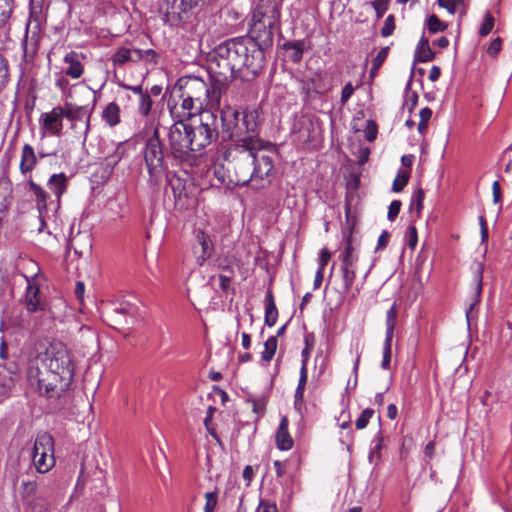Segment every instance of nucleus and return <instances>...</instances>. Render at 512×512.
Segmentation results:
<instances>
[{
	"label": "nucleus",
	"instance_id": "nucleus-62",
	"mask_svg": "<svg viewBox=\"0 0 512 512\" xmlns=\"http://www.w3.org/2000/svg\"><path fill=\"white\" fill-rule=\"evenodd\" d=\"M493 201L499 203L501 201V186L499 181H494L492 184Z\"/></svg>",
	"mask_w": 512,
	"mask_h": 512
},
{
	"label": "nucleus",
	"instance_id": "nucleus-16",
	"mask_svg": "<svg viewBox=\"0 0 512 512\" xmlns=\"http://www.w3.org/2000/svg\"><path fill=\"white\" fill-rule=\"evenodd\" d=\"M339 259L342 267L357 268V262L359 260V250L354 244L351 235L347 236L343 247L340 250Z\"/></svg>",
	"mask_w": 512,
	"mask_h": 512
},
{
	"label": "nucleus",
	"instance_id": "nucleus-22",
	"mask_svg": "<svg viewBox=\"0 0 512 512\" xmlns=\"http://www.w3.org/2000/svg\"><path fill=\"white\" fill-rule=\"evenodd\" d=\"M63 112L66 119L71 122L81 121L87 116L86 129L89 128L90 111L86 106H77L72 103L66 102L63 106Z\"/></svg>",
	"mask_w": 512,
	"mask_h": 512
},
{
	"label": "nucleus",
	"instance_id": "nucleus-24",
	"mask_svg": "<svg viewBox=\"0 0 512 512\" xmlns=\"http://www.w3.org/2000/svg\"><path fill=\"white\" fill-rule=\"evenodd\" d=\"M43 35L39 36H25L23 41V56L26 62H33L37 55Z\"/></svg>",
	"mask_w": 512,
	"mask_h": 512
},
{
	"label": "nucleus",
	"instance_id": "nucleus-31",
	"mask_svg": "<svg viewBox=\"0 0 512 512\" xmlns=\"http://www.w3.org/2000/svg\"><path fill=\"white\" fill-rule=\"evenodd\" d=\"M39 35H43L41 13L32 10L26 24L25 36Z\"/></svg>",
	"mask_w": 512,
	"mask_h": 512
},
{
	"label": "nucleus",
	"instance_id": "nucleus-18",
	"mask_svg": "<svg viewBox=\"0 0 512 512\" xmlns=\"http://www.w3.org/2000/svg\"><path fill=\"white\" fill-rule=\"evenodd\" d=\"M84 56L81 53H77L75 51H71L64 56V63L67 67L64 69V73L66 76H69L73 79H78L83 75L84 67L82 64V60Z\"/></svg>",
	"mask_w": 512,
	"mask_h": 512
},
{
	"label": "nucleus",
	"instance_id": "nucleus-49",
	"mask_svg": "<svg viewBox=\"0 0 512 512\" xmlns=\"http://www.w3.org/2000/svg\"><path fill=\"white\" fill-rule=\"evenodd\" d=\"M125 156L124 143L115 146L113 154L107 156L109 164L116 165Z\"/></svg>",
	"mask_w": 512,
	"mask_h": 512
},
{
	"label": "nucleus",
	"instance_id": "nucleus-26",
	"mask_svg": "<svg viewBox=\"0 0 512 512\" xmlns=\"http://www.w3.org/2000/svg\"><path fill=\"white\" fill-rule=\"evenodd\" d=\"M67 181L68 179L64 173L53 174L48 179L47 186L58 201L67 189Z\"/></svg>",
	"mask_w": 512,
	"mask_h": 512
},
{
	"label": "nucleus",
	"instance_id": "nucleus-51",
	"mask_svg": "<svg viewBox=\"0 0 512 512\" xmlns=\"http://www.w3.org/2000/svg\"><path fill=\"white\" fill-rule=\"evenodd\" d=\"M389 0H374L371 2L375 10L376 17L380 19L388 9Z\"/></svg>",
	"mask_w": 512,
	"mask_h": 512
},
{
	"label": "nucleus",
	"instance_id": "nucleus-48",
	"mask_svg": "<svg viewBox=\"0 0 512 512\" xmlns=\"http://www.w3.org/2000/svg\"><path fill=\"white\" fill-rule=\"evenodd\" d=\"M204 496L206 500L204 512H214L218 502L217 492H206Z\"/></svg>",
	"mask_w": 512,
	"mask_h": 512
},
{
	"label": "nucleus",
	"instance_id": "nucleus-53",
	"mask_svg": "<svg viewBox=\"0 0 512 512\" xmlns=\"http://www.w3.org/2000/svg\"><path fill=\"white\" fill-rule=\"evenodd\" d=\"M402 203L399 200H393L389 207H388V213L387 218L390 221H393L399 214L401 209Z\"/></svg>",
	"mask_w": 512,
	"mask_h": 512
},
{
	"label": "nucleus",
	"instance_id": "nucleus-42",
	"mask_svg": "<svg viewBox=\"0 0 512 512\" xmlns=\"http://www.w3.org/2000/svg\"><path fill=\"white\" fill-rule=\"evenodd\" d=\"M392 357V338L385 337V341L383 344V358L381 362V367L385 370L390 368Z\"/></svg>",
	"mask_w": 512,
	"mask_h": 512
},
{
	"label": "nucleus",
	"instance_id": "nucleus-27",
	"mask_svg": "<svg viewBox=\"0 0 512 512\" xmlns=\"http://www.w3.org/2000/svg\"><path fill=\"white\" fill-rule=\"evenodd\" d=\"M265 316L264 322L267 326L272 327L276 324L278 318V309L276 307L274 296L271 290H268L265 295Z\"/></svg>",
	"mask_w": 512,
	"mask_h": 512
},
{
	"label": "nucleus",
	"instance_id": "nucleus-2",
	"mask_svg": "<svg viewBox=\"0 0 512 512\" xmlns=\"http://www.w3.org/2000/svg\"><path fill=\"white\" fill-rule=\"evenodd\" d=\"M268 47L248 37L228 39L217 45L209 69L228 87L232 79L253 80L264 68V50Z\"/></svg>",
	"mask_w": 512,
	"mask_h": 512
},
{
	"label": "nucleus",
	"instance_id": "nucleus-12",
	"mask_svg": "<svg viewBox=\"0 0 512 512\" xmlns=\"http://www.w3.org/2000/svg\"><path fill=\"white\" fill-rule=\"evenodd\" d=\"M173 94L179 98L181 103L175 101V104L172 106L171 101H169L168 107L172 117L179 118L178 120L184 121V119L190 118L203 108L202 105H200L198 102H195L190 97L182 96V93Z\"/></svg>",
	"mask_w": 512,
	"mask_h": 512
},
{
	"label": "nucleus",
	"instance_id": "nucleus-47",
	"mask_svg": "<svg viewBox=\"0 0 512 512\" xmlns=\"http://www.w3.org/2000/svg\"><path fill=\"white\" fill-rule=\"evenodd\" d=\"M494 23H495L494 17L492 16V14L490 12H487L485 14L483 23L479 29V34L481 36H487L492 31V29L494 27Z\"/></svg>",
	"mask_w": 512,
	"mask_h": 512
},
{
	"label": "nucleus",
	"instance_id": "nucleus-55",
	"mask_svg": "<svg viewBox=\"0 0 512 512\" xmlns=\"http://www.w3.org/2000/svg\"><path fill=\"white\" fill-rule=\"evenodd\" d=\"M330 259H331V253L328 250V248H326V247L322 248L320 250V255H319V260H318V263H319L318 269H321L324 271L325 266L328 264Z\"/></svg>",
	"mask_w": 512,
	"mask_h": 512
},
{
	"label": "nucleus",
	"instance_id": "nucleus-37",
	"mask_svg": "<svg viewBox=\"0 0 512 512\" xmlns=\"http://www.w3.org/2000/svg\"><path fill=\"white\" fill-rule=\"evenodd\" d=\"M277 349L276 337H269L264 343V350L261 353V358L265 362H270Z\"/></svg>",
	"mask_w": 512,
	"mask_h": 512
},
{
	"label": "nucleus",
	"instance_id": "nucleus-57",
	"mask_svg": "<svg viewBox=\"0 0 512 512\" xmlns=\"http://www.w3.org/2000/svg\"><path fill=\"white\" fill-rule=\"evenodd\" d=\"M256 512H278L277 507L274 503H270L266 500H260L259 506L256 509Z\"/></svg>",
	"mask_w": 512,
	"mask_h": 512
},
{
	"label": "nucleus",
	"instance_id": "nucleus-28",
	"mask_svg": "<svg viewBox=\"0 0 512 512\" xmlns=\"http://www.w3.org/2000/svg\"><path fill=\"white\" fill-rule=\"evenodd\" d=\"M18 494L24 505L41 495L35 481H23L18 489Z\"/></svg>",
	"mask_w": 512,
	"mask_h": 512
},
{
	"label": "nucleus",
	"instance_id": "nucleus-5",
	"mask_svg": "<svg viewBox=\"0 0 512 512\" xmlns=\"http://www.w3.org/2000/svg\"><path fill=\"white\" fill-rule=\"evenodd\" d=\"M40 355L36 364L46 365L50 370V381L58 390L66 392L73 379L74 365L67 347L60 342L51 343L44 351L37 352Z\"/></svg>",
	"mask_w": 512,
	"mask_h": 512
},
{
	"label": "nucleus",
	"instance_id": "nucleus-33",
	"mask_svg": "<svg viewBox=\"0 0 512 512\" xmlns=\"http://www.w3.org/2000/svg\"><path fill=\"white\" fill-rule=\"evenodd\" d=\"M26 512H50V501L43 494L25 504Z\"/></svg>",
	"mask_w": 512,
	"mask_h": 512
},
{
	"label": "nucleus",
	"instance_id": "nucleus-4",
	"mask_svg": "<svg viewBox=\"0 0 512 512\" xmlns=\"http://www.w3.org/2000/svg\"><path fill=\"white\" fill-rule=\"evenodd\" d=\"M209 71V83L197 76H184L177 80L173 93H182V96L190 97L203 107L219 106L221 96L226 91L227 86L217 74L212 73L210 69Z\"/></svg>",
	"mask_w": 512,
	"mask_h": 512
},
{
	"label": "nucleus",
	"instance_id": "nucleus-1",
	"mask_svg": "<svg viewBox=\"0 0 512 512\" xmlns=\"http://www.w3.org/2000/svg\"><path fill=\"white\" fill-rule=\"evenodd\" d=\"M220 120L223 136L236 142L227 152L235 184L256 190L268 187L273 178L274 152L262 147L257 137V113L245 111L240 116L236 109L225 106L220 109Z\"/></svg>",
	"mask_w": 512,
	"mask_h": 512
},
{
	"label": "nucleus",
	"instance_id": "nucleus-25",
	"mask_svg": "<svg viewBox=\"0 0 512 512\" xmlns=\"http://www.w3.org/2000/svg\"><path fill=\"white\" fill-rule=\"evenodd\" d=\"M37 164V156L35 154L34 148L25 144L22 148L21 152V160H20V171L22 174H26L31 172Z\"/></svg>",
	"mask_w": 512,
	"mask_h": 512
},
{
	"label": "nucleus",
	"instance_id": "nucleus-6",
	"mask_svg": "<svg viewBox=\"0 0 512 512\" xmlns=\"http://www.w3.org/2000/svg\"><path fill=\"white\" fill-rule=\"evenodd\" d=\"M40 355L36 353L35 356L31 357L27 364L26 379L31 389L37 392L39 395L44 396L48 399H58L65 392L58 390V386L54 387L53 384L49 385L51 381L50 370L47 369L46 365L36 364L39 360Z\"/></svg>",
	"mask_w": 512,
	"mask_h": 512
},
{
	"label": "nucleus",
	"instance_id": "nucleus-39",
	"mask_svg": "<svg viewBox=\"0 0 512 512\" xmlns=\"http://www.w3.org/2000/svg\"><path fill=\"white\" fill-rule=\"evenodd\" d=\"M388 52H389V47L388 46L383 47L378 52V54L373 58L372 66H371V70H370L371 77H374L377 74L378 70L380 69L382 64L385 62V60L387 59Z\"/></svg>",
	"mask_w": 512,
	"mask_h": 512
},
{
	"label": "nucleus",
	"instance_id": "nucleus-45",
	"mask_svg": "<svg viewBox=\"0 0 512 512\" xmlns=\"http://www.w3.org/2000/svg\"><path fill=\"white\" fill-rule=\"evenodd\" d=\"M374 415V410L371 408H366L362 411L360 416L356 419L355 426L357 429L362 430L367 427L370 419Z\"/></svg>",
	"mask_w": 512,
	"mask_h": 512
},
{
	"label": "nucleus",
	"instance_id": "nucleus-50",
	"mask_svg": "<svg viewBox=\"0 0 512 512\" xmlns=\"http://www.w3.org/2000/svg\"><path fill=\"white\" fill-rule=\"evenodd\" d=\"M395 30V18L393 15H388L385 19L384 26L381 29V35L383 37H389Z\"/></svg>",
	"mask_w": 512,
	"mask_h": 512
},
{
	"label": "nucleus",
	"instance_id": "nucleus-21",
	"mask_svg": "<svg viewBox=\"0 0 512 512\" xmlns=\"http://www.w3.org/2000/svg\"><path fill=\"white\" fill-rule=\"evenodd\" d=\"M289 421L282 417L276 432V446L279 450L287 451L293 447V439L288 431Z\"/></svg>",
	"mask_w": 512,
	"mask_h": 512
},
{
	"label": "nucleus",
	"instance_id": "nucleus-8",
	"mask_svg": "<svg viewBox=\"0 0 512 512\" xmlns=\"http://www.w3.org/2000/svg\"><path fill=\"white\" fill-rule=\"evenodd\" d=\"M189 134L192 153L206 148L219 135L216 115L211 111L202 112L200 114V123L189 125Z\"/></svg>",
	"mask_w": 512,
	"mask_h": 512
},
{
	"label": "nucleus",
	"instance_id": "nucleus-61",
	"mask_svg": "<svg viewBox=\"0 0 512 512\" xmlns=\"http://www.w3.org/2000/svg\"><path fill=\"white\" fill-rule=\"evenodd\" d=\"M113 312L115 314H121V315L131 314L133 312V306H131L128 303H126V304L121 303L118 307H115L113 309Z\"/></svg>",
	"mask_w": 512,
	"mask_h": 512
},
{
	"label": "nucleus",
	"instance_id": "nucleus-40",
	"mask_svg": "<svg viewBox=\"0 0 512 512\" xmlns=\"http://www.w3.org/2000/svg\"><path fill=\"white\" fill-rule=\"evenodd\" d=\"M13 0H0V28L4 27L13 11Z\"/></svg>",
	"mask_w": 512,
	"mask_h": 512
},
{
	"label": "nucleus",
	"instance_id": "nucleus-56",
	"mask_svg": "<svg viewBox=\"0 0 512 512\" xmlns=\"http://www.w3.org/2000/svg\"><path fill=\"white\" fill-rule=\"evenodd\" d=\"M141 60H145L146 62L155 64L158 59V54L153 49L148 50H140Z\"/></svg>",
	"mask_w": 512,
	"mask_h": 512
},
{
	"label": "nucleus",
	"instance_id": "nucleus-3",
	"mask_svg": "<svg viewBox=\"0 0 512 512\" xmlns=\"http://www.w3.org/2000/svg\"><path fill=\"white\" fill-rule=\"evenodd\" d=\"M280 0H256L249 23V35L260 45L272 47L274 34L280 29Z\"/></svg>",
	"mask_w": 512,
	"mask_h": 512
},
{
	"label": "nucleus",
	"instance_id": "nucleus-52",
	"mask_svg": "<svg viewBox=\"0 0 512 512\" xmlns=\"http://www.w3.org/2000/svg\"><path fill=\"white\" fill-rule=\"evenodd\" d=\"M440 7L446 9L450 14H455L457 11H461V8L455 0H437Z\"/></svg>",
	"mask_w": 512,
	"mask_h": 512
},
{
	"label": "nucleus",
	"instance_id": "nucleus-34",
	"mask_svg": "<svg viewBox=\"0 0 512 512\" xmlns=\"http://www.w3.org/2000/svg\"><path fill=\"white\" fill-rule=\"evenodd\" d=\"M14 384L11 370L5 366H0V398L7 395Z\"/></svg>",
	"mask_w": 512,
	"mask_h": 512
},
{
	"label": "nucleus",
	"instance_id": "nucleus-20",
	"mask_svg": "<svg viewBox=\"0 0 512 512\" xmlns=\"http://www.w3.org/2000/svg\"><path fill=\"white\" fill-rule=\"evenodd\" d=\"M29 192L31 193L32 197L36 201L37 209L39 211V217L41 221V227L39 228V231H42L43 226L45 225V222L43 220V213L47 211V198L48 193L38 184H36L34 181L30 180L28 182Z\"/></svg>",
	"mask_w": 512,
	"mask_h": 512
},
{
	"label": "nucleus",
	"instance_id": "nucleus-23",
	"mask_svg": "<svg viewBox=\"0 0 512 512\" xmlns=\"http://www.w3.org/2000/svg\"><path fill=\"white\" fill-rule=\"evenodd\" d=\"M114 65H124L128 62L141 61L140 49H129L126 47L119 48L112 56Z\"/></svg>",
	"mask_w": 512,
	"mask_h": 512
},
{
	"label": "nucleus",
	"instance_id": "nucleus-38",
	"mask_svg": "<svg viewBox=\"0 0 512 512\" xmlns=\"http://www.w3.org/2000/svg\"><path fill=\"white\" fill-rule=\"evenodd\" d=\"M425 198V193L422 188H418L412 195L411 203H410V209L416 212L417 216L419 217L422 209H423V202Z\"/></svg>",
	"mask_w": 512,
	"mask_h": 512
},
{
	"label": "nucleus",
	"instance_id": "nucleus-46",
	"mask_svg": "<svg viewBox=\"0 0 512 512\" xmlns=\"http://www.w3.org/2000/svg\"><path fill=\"white\" fill-rule=\"evenodd\" d=\"M247 402L252 404V410L254 413L262 415L266 408V400L265 398H256L252 395H248Z\"/></svg>",
	"mask_w": 512,
	"mask_h": 512
},
{
	"label": "nucleus",
	"instance_id": "nucleus-29",
	"mask_svg": "<svg viewBox=\"0 0 512 512\" xmlns=\"http://www.w3.org/2000/svg\"><path fill=\"white\" fill-rule=\"evenodd\" d=\"M286 57L293 63H298L302 60L304 52L303 41H290L283 45Z\"/></svg>",
	"mask_w": 512,
	"mask_h": 512
},
{
	"label": "nucleus",
	"instance_id": "nucleus-30",
	"mask_svg": "<svg viewBox=\"0 0 512 512\" xmlns=\"http://www.w3.org/2000/svg\"><path fill=\"white\" fill-rule=\"evenodd\" d=\"M120 112L121 110L119 105L116 102H110L102 112V119L110 127H115L121 121Z\"/></svg>",
	"mask_w": 512,
	"mask_h": 512
},
{
	"label": "nucleus",
	"instance_id": "nucleus-19",
	"mask_svg": "<svg viewBox=\"0 0 512 512\" xmlns=\"http://www.w3.org/2000/svg\"><path fill=\"white\" fill-rule=\"evenodd\" d=\"M482 274H483V267L481 264L478 265L475 281L476 286L475 290L470 298V303L468 308L466 309V318L468 324H470V321L476 317L475 309L477 308L478 304L480 303L481 294H482Z\"/></svg>",
	"mask_w": 512,
	"mask_h": 512
},
{
	"label": "nucleus",
	"instance_id": "nucleus-41",
	"mask_svg": "<svg viewBox=\"0 0 512 512\" xmlns=\"http://www.w3.org/2000/svg\"><path fill=\"white\" fill-rule=\"evenodd\" d=\"M426 25L430 33L442 32L447 28V24L442 22L435 14L428 17Z\"/></svg>",
	"mask_w": 512,
	"mask_h": 512
},
{
	"label": "nucleus",
	"instance_id": "nucleus-11",
	"mask_svg": "<svg viewBox=\"0 0 512 512\" xmlns=\"http://www.w3.org/2000/svg\"><path fill=\"white\" fill-rule=\"evenodd\" d=\"M198 5L197 0H165L161 7L163 20L170 26H178L192 16Z\"/></svg>",
	"mask_w": 512,
	"mask_h": 512
},
{
	"label": "nucleus",
	"instance_id": "nucleus-32",
	"mask_svg": "<svg viewBox=\"0 0 512 512\" xmlns=\"http://www.w3.org/2000/svg\"><path fill=\"white\" fill-rule=\"evenodd\" d=\"M435 57V53L431 50L428 38L422 36L415 53V58L418 62H429Z\"/></svg>",
	"mask_w": 512,
	"mask_h": 512
},
{
	"label": "nucleus",
	"instance_id": "nucleus-44",
	"mask_svg": "<svg viewBox=\"0 0 512 512\" xmlns=\"http://www.w3.org/2000/svg\"><path fill=\"white\" fill-rule=\"evenodd\" d=\"M152 99L148 92L139 97L138 112L142 116H147L152 108Z\"/></svg>",
	"mask_w": 512,
	"mask_h": 512
},
{
	"label": "nucleus",
	"instance_id": "nucleus-14",
	"mask_svg": "<svg viewBox=\"0 0 512 512\" xmlns=\"http://www.w3.org/2000/svg\"><path fill=\"white\" fill-rule=\"evenodd\" d=\"M214 252L213 243L210 235L202 230L195 231V243L193 245V253L199 266H203Z\"/></svg>",
	"mask_w": 512,
	"mask_h": 512
},
{
	"label": "nucleus",
	"instance_id": "nucleus-9",
	"mask_svg": "<svg viewBox=\"0 0 512 512\" xmlns=\"http://www.w3.org/2000/svg\"><path fill=\"white\" fill-rule=\"evenodd\" d=\"M31 460L37 472L44 474L55 466L54 440L47 433L37 434L31 451Z\"/></svg>",
	"mask_w": 512,
	"mask_h": 512
},
{
	"label": "nucleus",
	"instance_id": "nucleus-60",
	"mask_svg": "<svg viewBox=\"0 0 512 512\" xmlns=\"http://www.w3.org/2000/svg\"><path fill=\"white\" fill-rule=\"evenodd\" d=\"M353 93H354V87L349 82L342 89V92H341V103L345 104L350 99V97L353 95Z\"/></svg>",
	"mask_w": 512,
	"mask_h": 512
},
{
	"label": "nucleus",
	"instance_id": "nucleus-43",
	"mask_svg": "<svg viewBox=\"0 0 512 512\" xmlns=\"http://www.w3.org/2000/svg\"><path fill=\"white\" fill-rule=\"evenodd\" d=\"M409 181V171H399L392 184L394 192H401Z\"/></svg>",
	"mask_w": 512,
	"mask_h": 512
},
{
	"label": "nucleus",
	"instance_id": "nucleus-59",
	"mask_svg": "<svg viewBox=\"0 0 512 512\" xmlns=\"http://www.w3.org/2000/svg\"><path fill=\"white\" fill-rule=\"evenodd\" d=\"M407 235H408V245L411 249H414L416 247L417 241H418L417 230H416L415 226L408 227Z\"/></svg>",
	"mask_w": 512,
	"mask_h": 512
},
{
	"label": "nucleus",
	"instance_id": "nucleus-10",
	"mask_svg": "<svg viewBox=\"0 0 512 512\" xmlns=\"http://www.w3.org/2000/svg\"><path fill=\"white\" fill-rule=\"evenodd\" d=\"M144 159L151 180L157 181L164 172V153L157 127L145 145Z\"/></svg>",
	"mask_w": 512,
	"mask_h": 512
},
{
	"label": "nucleus",
	"instance_id": "nucleus-13",
	"mask_svg": "<svg viewBox=\"0 0 512 512\" xmlns=\"http://www.w3.org/2000/svg\"><path fill=\"white\" fill-rule=\"evenodd\" d=\"M63 118H65L63 107L58 105L50 112L41 115L40 127L53 136H60L63 130Z\"/></svg>",
	"mask_w": 512,
	"mask_h": 512
},
{
	"label": "nucleus",
	"instance_id": "nucleus-54",
	"mask_svg": "<svg viewBox=\"0 0 512 512\" xmlns=\"http://www.w3.org/2000/svg\"><path fill=\"white\" fill-rule=\"evenodd\" d=\"M501 47H502V39L497 37L495 38L491 43L490 45L488 46L487 48V53L488 55H490L491 57H495L498 55V53L500 52L501 50Z\"/></svg>",
	"mask_w": 512,
	"mask_h": 512
},
{
	"label": "nucleus",
	"instance_id": "nucleus-63",
	"mask_svg": "<svg viewBox=\"0 0 512 512\" xmlns=\"http://www.w3.org/2000/svg\"><path fill=\"white\" fill-rule=\"evenodd\" d=\"M389 240V233L383 231L378 238L377 249H383L387 246Z\"/></svg>",
	"mask_w": 512,
	"mask_h": 512
},
{
	"label": "nucleus",
	"instance_id": "nucleus-17",
	"mask_svg": "<svg viewBox=\"0 0 512 512\" xmlns=\"http://www.w3.org/2000/svg\"><path fill=\"white\" fill-rule=\"evenodd\" d=\"M301 368L299 372V381L294 395V405L300 407L304 400V391L308 379L307 364L309 359V349L305 348L301 352Z\"/></svg>",
	"mask_w": 512,
	"mask_h": 512
},
{
	"label": "nucleus",
	"instance_id": "nucleus-7",
	"mask_svg": "<svg viewBox=\"0 0 512 512\" xmlns=\"http://www.w3.org/2000/svg\"><path fill=\"white\" fill-rule=\"evenodd\" d=\"M168 146L170 155L180 162L192 164L195 161L190 142L189 124L177 120L168 131Z\"/></svg>",
	"mask_w": 512,
	"mask_h": 512
},
{
	"label": "nucleus",
	"instance_id": "nucleus-58",
	"mask_svg": "<svg viewBox=\"0 0 512 512\" xmlns=\"http://www.w3.org/2000/svg\"><path fill=\"white\" fill-rule=\"evenodd\" d=\"M212 280L214 279H217L218 280V284H219V287L221 288V290L223 291H227L230 287V283H231V276H227V275H218L217 277L213 276L211 278Z\"/></svg>",
	"mask_w": 512,
	"mask_h": 512
},
{
	"label": "nucleus",
	"instance_id": "nucleus-15",
	"mask_svg": "<svg viewBox=\"0 0 512 512\" xmlns=\"http://www.w3.org/2000/svg\"><path fill=\"white\" fill-rule=\"evenodd\" d=\"M24 296V304L28 312L34 313L43 309L40 299V287L35 277L28 278Z\"/></svg>",
	"mask_w": 512,
	"mask_h": 512
},
{
	"label": "nucleus",
	"instance_id": "nucleus-35",
	"mask_svg": "<svg viewBox=\"0 0 512 512\" xmlns=\"http://www.w3.org/2000/svg\"><path fill=\"white\" fill-rule=\"evenodd\" d=\"M341 276L343 281V289L345 293H349L356 279V269L341 266Z\"/></svg>",
	"mask_w": 512,
	"mask_h": 512
},
{
	"label": "nucleus",
	"instance_id": "nucleus-36",
	"mask_svg": "<svg viewBox=\"0 0 512 512\" xmlns=\"http://www.w3.org/2000/svg\"><path fill=\"white\" fill-rule=\"evenodd\" d=\"M397 318V307L393 304L390 309L386 312V337L393 338V332Z\"/></svg>",
	"mask_w": 512,
	"mask_h": 512
},
{
	"label": "nucleus",
	"instance_id": "nucleus-64",
	"mask_svg": "<svg viewBox=\"0 0 512 512\" xmlns=\"http://www.w3.org/2000/svg\"><path fill=\"white\" fill-rule=\"evenodd\" d=\"M85 285L83 282L78 281L75 285V295L78 300L82 301L84 298Z\"/></svg>",
	"mask_w": 512,
	"mask_h": 512
}]
</instances>
